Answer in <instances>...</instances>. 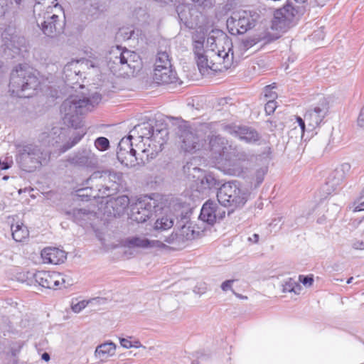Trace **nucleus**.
<instances>
[{
	"mask_svg": "<svg viewBox=\"0 0 364 364\" xmlns=\"http://www.w3.org/2000/svg\"><path fill=\"white\" fill-rule=\"evenodd\" d=\"M87 305V301L85 300L80 301L75 304H72V310L75 313H80L82 309H84Z\"/></svg>",
	"mask_w": 364,
	"mask_h": 364,
	"instance_id": "52",
	"label": "nucleus"
},
{
	"mask_svg": "<svg viewBox=\"0 0 364 364\" xmlns=\"http://www.w3.org/2000/svg\"><path fill=\"white\" fill-rule=\"evenodd\" d=\"M172 65L169 55L166 52H159L155 61V68H158V65Z\"/></svg>",
	"mask_w": 364,
	"mask_h": 364,
	"instance_id": "40",
	"label": "nucleus"
},
{
	"mask_svg": "<svg viewBox=\"0 0 364 364\" xmlns=\"http://www.w3.org/2000/svg\"><path fill=\"white\" fill-rule=\"evenodd\" d=\"M302 11L303 9L301 8L294 7L291 4L287 3L285 6L274 11L272 28L279 31L286 29L289 27L294 17L302 14Z\"/></svg>",
	"mask_w": 364,
	"mask_h": 364,
	"instance_id": "11",
	"label": "nucleus"
},
{
	"mask_svg": "<svg viewBox=\"0 0 364 364\" xmlns=\"http://www.w3.org/2000/svg\"><path fill=\"white\" fill-rule=\"evenodd\" d=\"M90 211L83 208H73L70 210L65 212L68 219L74 223L82 226L86 221V217L89 215Z\"/></svg>",
	"mask_w": 364,
	"mask_h": 364,
	"instance_id": "28",
	"label": "nucleus"
},
{
	"mask_svg": "<svg viewBox=\"0 0 364 364\" xmlns=\"http://www.w3.org/2000/svg\"><path fill=\"white\" fill-rule=\"evenodd\" d=\"M177 134L181 140V149L186 152H196L203 146L197 131L186 124L178 127Z\"/></svg>",
	"mask_w": 364,
	"mask_h": 364,
	"instance_id": "13",
	"label": "nucleus"
},
{
	"mask_svg": "<svg viewBox=\"0 0 364 364\" xmlns=\"http://www.w3.org/2000/svg\"><path fill=\"white\" fill-rule=\"evenodd\" d=\"M225 216V209H220L217 205V213H216V221L220 220L223 219Z\"/></svg>",
	"mask_w": 364,
	"mask_h": 364,
	"instance_id": "56",
	"label": "nucleus"
},
{
	"mask_svg": "<svg viewBox=\"0 0 364 364\" xmlns=\"http://www.w3.org/2000/svg\"><path fill=\"white\" fill-rule=\"evenodd\" d=\"M300 290V284L296 283L291 278H289V279L287 282H285V283L283 284V292H294L296 294H299Z\"/></svg>",
	"mask_w": 364,
	"mask_h": 364,
	"instance_id": "37",
	"label": "nucleus"
},
{
	"mask_svg": "<svg viewBox=\"0 0 364 364\" xmlns=\"http://www.w3.org/2000/svg\"><path fill=\"white\" fill-rule=\"evenodd\" d=\"M268 166H262L257 168L255 173V187L259 186L264 181V176L267 173Z\"/></svg>",
	"mask_w": 364,
	"mask_h": 364,
	"instance_id": "39",
	"label": "nucleus"
},
{
	"mask_svg": "<svg viewBox=\"0 0 364 364\" xmlns=\"http://www.w3.org/2000/svg\"><path fill=\"white\" fill-rule=\"evenodd\" d=\"M240 0H229V33L233 36L244 34L255 26L254 13L242 9Z\"/></svg>",
	"mask_w": 364,
	"mask_h": 364,
	"instance_id": "5",
	"label": "nucleus"
},
{
	"mask_svg": "<svg viewBox=\"0 0 364 364\" xmlns=\"http://www.w3.org/2000/svg\"><path fill=\"white\" fill-rule=\"evenodd\" d=\"M299 281L305 287H311L314 283V276L313 274L299 275Z\"/></svg>",
	"mask_w": 364,
	"mask_h": 364,
	"instance_id": "50",
	"label": "nucleus"
},
{
	"mask_svg": "<svg viewBox=\"0 0 364 364\" xmlns=\"http://www.w3.org/2000/svg\"><path fill=\"white\" fill-rule=\"evenodd\" d=\"M39 85L36 70L27 65L19 64L11 73L9 91L18 97H31Z\"/></svg>",
	"mask_w": 364,
	"mask_h": 364,
	"instance_id": "3",
	"label": "nucleus"
},
{
	"mask_svg": "<svg viewBox=\"0 0 364 364\" xmlns=\"http://www.w3.org/2000/svg\"><path fill=\"white\" fill-rule=\"evenodd\" d=\"M229 134L247 144H261L262 135L252 127L231 124H229Z\"/></svg>",
	"mask_w": 364,
	"mask_h": 364,
	"instance_id": "15",
	"label": "nucleus"
},
{
	"mask_svg": "<svg viewBox=\"0 0 364 364\" xmlns=\"http://www.w3.org/2000/svg\"><path fill=\"white\" fill-rule=\"evenodd\" d=\"M41 358H42V360H43L46 361V362H48V361H49V360H50V356L49 353H48L45 352V353H43L42 354V355H41Z\"/></svg>",
	"mask_w": 364,
	"mask_h": 364,
	"instance_id": "64",
	"label": "nucleus"
},
{
	"mask_svg": "<svg viewBox=\"0 0 364 364\" xmlns=\"http://www.w3.org/2000/svg\"><path fill=\"white\" fill-rule=\"evenodd\" d=\"M277 108V102L273 100H269L264 105V111L267 115L273 114Z\"/></svg>",
	"mask_w": 364,
	"mask_h": 364,
	"instance_id": "49",
	"label": "nucleus"
},
{
	"mask_svg": "<svg viewBox=\"0 0 364 364\" xmlns=\"http://www.w3.org/2000/svg\"><path fill=\"white\" fill-rule=\"evenodd\" d=\"M206 287L205 284H200L195 287L194 292L197 294H203L205 292Z\"/></svg>",
	"mask_w": 364,
	"mask_h": 364,
	"instance_id": "59",
	"label": "nucleus"
},
{
	"mask_svg": "<svg viewBox=\"0 0 364 364\" xmlns=\"http://www.w3.org/2000/svg\"><path fill=\"white\" fill-rule=\"evenodd\" d=\"M140 131L141 133V137L143 139L146 138L151 141L154 131V127L151 124L146 123L139 126Z\"/></svg>",
	"mask_w": 364,
	"mask_h": 364,
	"instance_id": "41",
	"label": "nucleus"
},
{
	"mask_svg": "<svg viewBox=\"0 0 364 364\" xmlns=\"http://www.w3.org/2000/svg\"><path fill=\"white\" fill-rule=\"evenodd\" d=\"M274 88H276L275 82H273L264 87V97L267 99L275 100L277 98L278 95L277 92L272 90Z\"/></svg>",
	"mask_w": 364,
	"mask_h": 364,
	"instance_id": "43",
	"label": "nucleus"
},
{
	"mask_svg": "<svg viewBox=\"0 0 364 364\" xmlns=\"http://www.w3.org/2000/svg\"><path fill=\"white\" fill-rule=\"evenodd\" d=\"M350 165L348 163H344L340 168L335 169L328 178V181L322 186L321 189L327 195H331L336 191L346 177V172L349 171Z\"/></svg>",
	"mask_w": 364,
	"mask_h": 364,
	"instance_id": "16",
	"label": "nucleus"
},
{
	"mask_svg": "<svg viewBox=\"0 0 364 364\" xmlns=\"http://www.w3.org/2000/svg\"><path fill=\"white\" fill-rule=\"evenodd\" d=\"M217 204L208 200L202 206L199 218L210 225L216 222Z\"/></svg>",
	"mask_w": 364,
	"mask_h": 364,
	"instance_id": "26",
	"label": "nucleus"
},
{
	"mask_svg": "<svg viewBox=\"0 0 364 364\" xmlns=\"http://www.w3.org/2000/svg\"><path fill=\"white\" fill-rule=\"evenodd\" d=\"M259 235L257 233H254L251 237H248V241L252 243H257L259 242Z\"/></svg>",
	"mask_w": 364,
	"mask_h": 364,
	"instance_id": "60",
	"label": "nucleus"
},
{
	"mask_svg": "<svg viewBox=\"0 0 364 364\" xmlns=\"http://www.w3.org/2000/svg\"><path fill=\"white\" fill-rule=\"evenodd\" d=\"M235 282V280H232V279H229V290L232 291V292L238 298L241 299H247V296H243L240 294H238V293H236L235 291V290L232 289V284H234V282Z\"/></svg>",
	"mask_w": 364,
	"mask_h": 364,
	"instance_id": "55",
	"label": "nucleus"
},
{
	"mask_svg": "<svg viewBox=\"0 0 364 364\" xmlns=\"http://www.w3.org/2000/svg\"><path fill=\"white\" fill-rule=\"evenodd\" d=\"M25 342L23 341H14L10 343L9 353L14 358L15 364H17V358L23 348Z\"/></svg>",
	"mask_w": 364,
	"mask_h": 364,
	"instance_id": "36",
	"label": "nucleus"
},
{
	"mask_svg": "<svg viewBox=\"0 0 364 364\" xmlns=\"http://www.w3.org/2000/svg\"><path fill=\"white\" fill-rule=\"evenodd\" d=\"M353 248L355 250H364V239L363 240H358L353 243Z\"/></svg>",
	"mask_w": 364,
	"mask_h": 364,
	"instance_id": "58",
	"label": "nucleus"
},
{
	"mask_svg": "<svg viewBox=\"0 0 364 364\" xmlns=\"http://www.w3.org/2000/svg\"><path fill=\"white\" fill-rule=\"evenodd\" d=\"M177 75L172 65H158L154 68V80L158 84L174 83L177 80Z\"/></svg>",
	"mask_w": 364,
	"mask_h": 364,
	"instance_id": "18",
	"label": "nucleus"
},
{
	"mask_svg": "<svg viewBox=\"0 0 364 364\" xmlns=\"http://www.w3.org/2000/svg\"><path fill=\"white\" fill-rule=\"evenodd\" d=\"M252 159L242 147L229 145V175L240 176L247 170V164Z\"/></svg>",
	"mask_w": 364,
	"mask_h": 364,
	"instance_id": "10",
	"label": "nucleus"
},
{
	"mask_svg": "<svg viewBox=\"0 0 364 364\" xmlns=\"http://www.w3.org/2000/svg\"><path fill=\"white\" fill-rule=\"evenodd\" d=\"M78 65V61H71L70 63H68L65 67H64V69H63V72L66 75V76H71L73 73L71 74H68V73L69 71H72L73 69H74L73 70V74L75 75H77L78 73H80V70H76V67Z\"/></svg>",
	"mask_w": 364,
	"mask_h": 364,
	"instance_id": "46",
	"label": "nucleus"
},
{
	"mask_svg": "<svg viewBox=\"0 0 364 364\" xmlns=\"http://www.w3.org/2000/svg\"><path fill=\"white\" fill-rule=\"evenodd\" d=\"M217 199L220 205L224 208L228 206V198L225 191L223 188H220L217 192Z\"/></svg>",
	"mask_w": 364,
	"mask_h": 364,
	"instance_id": "47",
	"label": "nucleus"
},
{
	"mask_svg": "<svg viewBox=\"0 0 364 364\" xmlns=\"http://www.w3.org/2000/svg\"><path fill=\"white\" fill-rule=\"evenodd\" d=\"M129 247L142 248H158L164 249L168 247L163 242L159 240H151L147 238L133 237L127 240Z\"/></svg>",
	"mask_w": 364,
	"mask_h": 364,
	"instance_id": "22",
	"label": "nucleus"
},
{
	"mask_svg": "<svg viewBox=\"0 0 364 364\" xmlns=\"http://www.w3.org/2000/svg\"><path fill=\"white\" fill-rule=\"evenodd\" d=\"M132 136L123 137L118 144L117 157L118 161L127 167H134L137 165H144L149 159H153L155 154L152 151L149 154V149L136 146L141 151V154L133 147Z\"/></svg>",
	"mask_w": 364,
	"mask_h": 364,
	"instance_id": "4",
	"label": "nucleus"
},
{
	"mask_svg": "<svg viewBox=\"0 0 364 364\" xmlns=\"http://www.w3.org/2000/svg\"><path fill=\"white\" fill-rule=\"evenodd\" d=\"M11 167V165L7 161H2L0 159V171L7 170Z\"/></svg>",
	"mask_w": 364,
	"mask_h": 364,
	"instance_id": "61",
	"label": "nucleus"
},
{
	"mask_svg": "<svg viewBox=\"0 0 364 364\" xmlns=\"http://www.w3.org/2000/svg\"><path fill=\"white\" fill-rule=\"evenodd\" d=\"M119 341H120L121 346L125 348H130L132 347L137 348L139 346L138 344L139 343V341H136L135 344H133L132 342L130 341L129 339L124 338H120Z\"/></svg>",
	"mask_w": 364,
	"mask_h": 364,
	"instance_id": "53",
	"label": "nucleus"
},
{
	"mask_svg": "<svg viewBox=\"0 0 364 364\" xmlns=\"http://www.w3.org/2000/svg\"><path fill=\"white\" fill-rule=\"evenodd\" d=\"M296 119L302 132L301 137L304 138L305 136L306 132H307V123L306 118L304 117L302 118L299 116H296Z\"/></svg>",
	"mask_w": 364,
	"mask_h": 364,
	"instance_id": "51",
	"label": "nucleus"
},
{
	"mask_svg": "<svg viewBox=\"0 0 364 364\" xmlns=\"http://www.w3.org/2000/svg\"><path fill=\"white\" fill-rule=\"evenodd\" d=\"M60 12L63 14V20L60 19L58 14H52L50 11L44 12L43 16L41 13L38 14L36 23L38 26H41V31L46 36L53 38L63 31L65 17L63 11Z\"/></svg>",
	"mask_w": 364,
	"mask_h": 364,
	"instance_id": "7",
	"label": "nucleus"
},
{
	"mask_svg": "<svg viewBox=\"0 0 364 364\" xmlns=\"http://www.w3.org/2000/svg\"><path fill=\"white\" fill-rule=\"evenodd\" d=\"M193 170L198 173H200L196 179V182L198 185V188L200 189V191L203 192L206 190H210L213 188L218 189L220 186V182L218 179L215 178V176L211 173L203 171L199 168H194Z\"/></svg>",
	"mask_w": 364,
	"mask_h": 364,
	"instance_id": "19",
	"label": "nucleus"
},
{
	"mask_svg": "<svg viewBox=\"0 0 364 364\" xmlns=\"http://www.w3.org/2000/svg\"><path fill=\"white\" fill-rule=\"evenodd\" d=\"M6 48L11 50L14 54L18 55L26 50V40L21 36H13L11 43H7Z\"/></svg>",
	"mask_w": 364,
	"mask_h": 364,
	"instance_id": "31",
	"label": "nucleus"
},
{
	"mask_svg": "<svg viewBox=\"0 0 364 364\" xmlns=\"http://www.w3.org/2000/svg\"><path fill=\"white\" fill-rule=\"evenodd\" d=\"M117 346L112 341H106L98 345L95 350L94 355L101 361H105L115 355Z\"/></svg>",
	"mask_w": 364,
	"mask_h": 364,
	"instance_id": "24",
	"label": "nucleus"
},
{
	"mask_svg": "<svg viewBox=\"0 0 364 364\" xmlns=\"http://www.w3.org/2000/svg\"><path fill=\"white\" fill-rule=\"evenodd\" d=\"M7 11V4L0 2V18L3 17Z\"/></svg>",
	"mask_w": 364,
	"mask_h": 364,
	"instance_id": "62",
	"label": "nucleus"
},
{
	"mask_svg": "<svg viewBox=\"0 0 364 364\" xmlns=\"http://www.w3.org/2000/svg\"><path fill=\"white\" fill-rule=\"evenodd\" d=\"M195 57L200 70H201L202 68H207L209 67L208 65L207 56L205 55L204 53L197 54L195 55Z\"/></svg>",
	"mask_w": 364,
	"mask_h": 364,
	"instance_id": "48",
	"label": "nucleus"
},
{
	"mask_svg": "<svg viewBox=\"0 0 364 364\" xmlns=\"http://www.w3.org/2000/svg\"><path fill=\"white\" fill-rule=\"evenodd\" d=\"M11 230L13 239L16 242H22L24 239L27 238L29 235L27 228L22 223L11 225Z\"/></svg>",
	"mask_w": 364,
	"mask_h": 364,
	"instance_id": "33",
	"label": "nucleus"
},
{
	"mask_svg": "<svg viewBox=\"0 0 364 364\" xmlns=\"http://www.w3.org/2000/svg\"><path fill=\"white\" fill-rule=\"evenodd\" d=\"M182 219L184 220V224L180 225L177 231L180 237L181 241L183 245L186 241L195 238L196 232L195 230L191 229V224H186L188 222V218L187 217L184 216Z\"/></svg>",
	"mask_w": 364,
	"mask_h": 364,
	"instance_id": "30",
	"label": "nucleus"
},
{
	"mask_svg": "<svg viewBox=\"0 0 364 364\" xmlns=\"http://www.w3.org/2000/svg\"><path fill=\"white\" fill-rule=\"evenodd\" d=\"M173 225V220L166 215L158 218L154 223L155 230H166Z\"/></svg>",
	"mask_w": 364,
	"mask_h": 364,
	"instance_id": "35",
	"label": "nucleus"
},
{
	"mask_svg": "<svg viewBox=\"0 0 364 364\" xmlns=\"http://www.w3.org/2000/svg\"><path fill=\"white\" fill-rule=\"evenodd\" d=\"M164 241L173 245L174 248H179L183 245L177 230L173 232L170 235L165 237Z\"/></svg>",
	"mask_w": 364,
	"mask_h": 364,
	"instance_id": "38",
	"label": "nucleus"
},
{
	"mask_svg": "<svg viewBox=\"0 0 364 364\" xmlns=\"http://www.w3.org/2000/svg\"><path fill=\"white\" fill-rule=\"evenodd\" d=\"M95 146L100 151H105L109 149V141L105 136H99L95 140Z\"/></svg>",
	"mask_w": 364,
	"mask_h": 364,
	"instance_id": "42",
	"label": "nucleus"
},
{
	"mask_svg": "<svg viewBox=\"0 0 364 364\" xmlns=\"http://www.w3.org/2000/svg\"><path fill=\"white\" fill-rule=\"evenodd\" d=\"M53 9L62 11V7L57 2V0H35L33 13L52 11Z\"/></svg>",
	"mask_w": 364,
	"mask_h": 364,
	"instance_id": "27",
	"label": "nucleus"
},
{
	"mask_svg": "<svg viewBox=\"0 0 364 364\" xmlns=\"http://www.w3.org/2000/svg\"><path fill=\"white\" fill-rule=\"evenodd\" d=\"M168 138V131L166 125L161 124L160 127H158L157 125L154 127V131L151 141L157 143L160 150H162V146L167 141Z\"/></svg>",
	"mask_w": 364,
	"mask_h": 364,
	"instance_id": "29",
	"label": "nucleus"
},
{
	"mask_svg": "<svg viewBox=\"0 0 364 364\" xmlns=\"http://www.w3.org/2000/svg\"><path fill=\"white\" fill-rule=\"evenodd\" d=\"M362 210H364V201L363 203H360V204H358L353 209V212L354 213L360 212V211H362Z\"/></svg>",
	"mask_w": 364,
	"mask_h": 364,
	"instance_id": "63",
	"label": "nucleus"
},
{
	"mask_svg": "<svg viewBox=\"0 0 364 364\" xmlns=\"http://www.w3.org/2000/svg\"><path fill=\"white\" fill-rule=\"evenodd\" d=\"M85 185L87 186L85 188H79L77 191V196L82 198V200L87 201L90 200L91 198H95L96 197H100L99 194L92 195L93 182H90L89 185H87L85 181Z\"/></svg>",
	"mask_w": 364,
	"mask_h": 364,
	"instance_id": "34",
	"label": "nucleus"
},
{
	"mask_svg": "<svg viewBox=\"0 0 364 364\" xmlns=\"http://www.w3.org/2000/svg\"><path fill=\"white\" fill-rule=\"evenodd\" d=\"M15 161L18 168L27 173H32L46 164L49 153L42 146L35 143H19L15 145Z\"/></svg>",
	"mask_w": 364,
	"mask_h": 364,
	"instance_id": "2",
	"label": "nucleus"
},
{
	"mask_svg": "<svg viewBox=\"0 0 364 364\" xmlns=\"http://www.w3.org/2000/svg\"><path fill=\"white\" fill-rule=\"evenodd\" d=\"M33 279L35 284L41 287L56 289L57 288H68L73 284V282L69 278L57 272H50L46 271H38L33 273Z\"/></svg>",
	"mask_w": 364,
	"mask_h": 364,
	"instance_id": "9",
	"label": "nucleus"
},
{
	"mask_svg": "<svg viewBox=\"0 0 364 364\" xmlns=\"http://www.w3.org/2000/svg\"><path fill=\"white\" fill-rule=\"evenodd\" d=\"M157 202L148 196L139 198L131 206L130 218L137 223L146 222L156 211Z\"/></svg>",
	"mask_w": 364,
	"mask_h": 364,
	"instance_id": "8",
	"label": "nucleus"
},
{
	"mask_svg": "<svg viewBox=\"0 0 364 364\" xmlns=\"http://www.w3.org/2000/svg\"><path fill=\"white\" fill-rule=\"evenodd\" d=\"M330 109L329 100L322 97L319 101L309 108L304 114L307 123V136L309 139L316 134L315 131L321 124L323 123L325 117L328 114Z\"/></svg>",
	"mask_w": 364,
	"mask_h": 364,
	"instance_id": "6",
	"label": "nucleus"
},
{
	"mask_svg": "<svg viewBox=\"0 0 364 364\" xmlns=\"http://www.w3.org/2000/svg\"><path fill=\"white\" fill-rule=\"evenodd\" d=\"M357 125L360 128L364 129V105L361 107L357 118Z\"/></svg>",
	"mask_w": 364,
	"mask_h": 364,
	"instance_id": "54",
	"label": "nucleus"
},
{
	"mask_svg": "<svg viewBox=\"0 0 364 364\" xmlns=\"http://www.w3.org/2000/svg\"><path fill=\"white\" fill-rule=\"evenodd\" d=\"M41 256L45 264H58L64 262L66 259L65 251L53 247H47L42 250Z\"/></svg>",
	"mask_w": 364,
	"mask_h": 364,
	"instance_id": "21",
	"label": "nucleus"
},
{
	"mask_svg": "<svg viewBox=\"0 0 364 364\" xmlns=\"http://www.w3.org/2000/svg\"><path fill=\"white\" fill-rule=\"evenodd\" d=\"M122 173L115 171H95L87 179H86V184L89 185L90 182H94L95 180L100 181V183L96 184V188L99 192L101 191V187H104L106 190L110 188L117 190L119 185L122 181Z\"/></svg>",
	"mask_w": 364,
	"mask_h": 364,
	"instance_id": "12",
	"label": "nucleus"
},
{
	"mask_svg": "<svg viewBox=\"0 0 364 364\" xmlns=\"http://www.w3.org/2000/svg\"><path fill=\"white\" fill-rule=\"evenodd\" d=\"M103 11L104 6L100 0H86L82 9V12L86 15L87 20L98 18Z\"/></svg>",
	"mask_w": 364,
	"mask_h": 364,
	"instance_id": "25",
	"label": "nucleus"
},
{
	"mask_svg": "<svg viewBox=\"0 0 364 364\" xmlns=\"http://www.w3.org/2000/svg\"><path fill=\"white\" fill-rule=\"evenodd\" d=\"M14 33H15L14 29L11 27H9V28L4 29V31L2 32L1 37L4 42V46L6 47L7 43H11V38L13 36H16Z\"/></svg>",
	"mask_w": 364,
	"mask_h": 364,
	"instance_id": "45",
	"label": "nucleus"
},
{
	"mask_svg": "<svg viewBox=\"0 0 364 364\" xmlns=\"http://www.w3.org/2000/svg\"><path fill=\"white\" fill-rule=\"evenodd\" d=\"M207 43L209 45L210 44V49L212 50H214V47H213V45L215 44L216 45V38L215 37L214 35H212V34H210L207 38Z\"/></svg>",
	"mask_w": 364,
	"mask_h": 364,
	"instance_id": "57",
	"label": "nucleus"
},
{
	"mask_svg": "<svg viewBox=\"0 0 364 364\" xmlns=\"http://www.w3.org/2000/svg\"><path fill=\"white\" fill-rule=\"evenodd\" d=\"M118 50L116 53H114V60L113 63L114 64H120L122 65H127L128 67H131L130 65L128 63L129 60V58H133V61L134 60V58L136 57V55L135 53L132 52L127 49H124L123 50H120L119 48Z\"/></svg>",
	"mask_w": 364,
	"mask_h": 364,
	"instance_id": "32",
	"label": "nucleus"
},
{
	"mask_svg": "<svg viewBox=\"0 0 364 364\" xmlns=\"http://www.w3.org/2000/svg\"><path fill=\"white\" fill-rule=\"evenodd\" d=\"M239 184L237 181L229 180V189L234 188L233 193L229 194V215L236 208H242L247 202V194L238 187Z\"/></svg>",
	"mask_w": 364,
	"mask_h": 364,
	"instance_id": "17",
	"label": "nucleus"
},
{
	"mask_svg": "<svg viewBox=\"0 0 364 364\" xmlns=\"http://www.w3.org/2000/svg\"><path fill=\"white\" fill-rule=\"evenodd\" d=\"M210 151L212 152V157L215 160L222 159L225 154V138L220 136H213L209 140Z\"/></svg>",
	"mask_w": 364,
	"mask_h": 364,
	"instance_id": "23",
	"label": "nucleus"
},
{
	"mask_svg": "<svg viewBox=\"0 0 364 364\" xmlns=\"http://www.w3.org/2000/svg\"><path fill=\"white\" fill-rule=\"evenodd\" d=\"M204 41L205 39L203 37H201L197 40L195 39L193 41V53L195 55L197 54L205 53Z\"/></svg>",
	"mask_w": 364,
	"mask_h": 364,
	"instance_id": "44",
	"label": "nucleus"
},
{
	"mask_svg": "<svg viewBox=\"0 0 364 364\" xmlns=\"http://www.w3.org/2000/svg\"><path fill=\"white\" fill-rule=\"evenodd\" d=\"M102 100L101 95L95 92L90 97L72 95L67 98L60 106L63 120L68 127L77 131L73 134L69 141L63 144L59 151L64 153L77 144L86 134L83 128V115L91 111Z\"/></svg>",
	"mask_w": 364,
	"mask_h": 364,
	"instance_id": "1",
	"label": "nucleus"
},
{
	"mask_svg": "<svg viewBox=\"0 0 364 364\" xmlns=\"http://www.w3.org/2000/svg\"><path fill=\"white\" fill-rule=\"evenodd\" d=\"M129 203V198L127 196H120L110 199L106 205L109 213L114 218L120 217L123 215Z\"/></svg>",
	"mask_w": 364,
	"mask_h": 364,
	"instance_id": "20",
	"label": "nucleus"
},
{
	"mask_svg": "<svg viewBox=\"0 0 364 364\" xmlns=\"http://www.w3.org/2000/svg\"><path fill=\"white\" fill-rule=\"evenodd\" d=\"M67 162L77 167L94 169L98 166V157L89 147H82L67 158Z\"/></svg>",
	"mask_w": 364,
	"mask_h": 364,
	"instance_id": "14",
	"label": "nucleus"
}]
</instances>
